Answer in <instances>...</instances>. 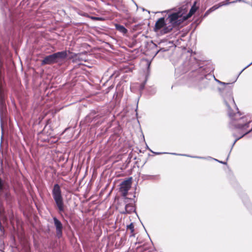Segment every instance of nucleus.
<instances>
[{"label": "nucleus", "mask_w": 252, "mask_h": 252, "mask_svg": "<svg viewBox=\"0 0 252 252\" xmlns=\"http://www.w3.org/2000/svg\"><path fill=\"white\" fill-rule=\"evenodd\" d=\"M231 120L230 125L233 126L234 129L233 135L236 139L232 145L230 151L238 140L252 131V120L249 116L241 117L239 112H237V113L234 114L233 119ZM230 152L231 151L229 152L227 160Z\"/></svg>", "instance_id": "1"}, {"label": "nucleus", "mask_w": 252, "mask_h": 252, "mask_svg": "<svg viewBox=\"0 0 252 252\" xmlns=\"http://www.w3.org/2000/svg\"><path fill=\"white\" fill-rule=\"evenodd\" d=\"M204 77H201L203 80L207 79L208 77H213L216 82L218 83L223 85L224 87L220 89L221 95L223 98L224 102L227 107L228 114L230 119H233L234 114L237 113L238 109L235 104L233 95H232V83H226L221 82L215 78L214 75H212L210 74L207 75L203 74Z\"/></svg>", "instance_id": "2"}, {"label": "nucleus", "mask_w": 252, "mask_h": 252, "mask_svg": "<svg viewBox=\"0 0 252 252\" xmlns=\"http://www.w3.org/2000/svg\"><path fill=\"white\" fill-rule=\"evenodd\" d=\"M52 195L60 213L64 212L63 199L62 194L60 186L58 184H55L52 189Z\"/></svg>", "instance_id": "3"}, {"label": "nucleus", "mask_w": 252, "mask_h": 252, "mask_svg": "<svg viewBox=\"0 0 252 252\" xmlns=\"http://www.w3.org/2000/svg\"><path fill=\"white\" fill-rule=\"evenodd\" d=\"M131 182L130 178L128 180L123 181L121 184L120 189L124 197H126L127 195L128 191L131 187Z\"/></svg>", "instance_id": "4"}, {"label": "nucleus", "mask_w": 252, "mask_h": 252, "mask_svg": "<svg viewBox=\"0 0 252 252\" xmlns=\"http://www.w3.org/2000/svg\"><path fill=\"white\" fill-rule=\"evenodd\" d=\"M55 227L56 228L57 236L60 238L62 236L63 225L61 221L56 217L53 218Z\"/></svg>", "instance_id": "5"}, {"label": "nucleus", "mask_w": 252, "mask_h": 252, "mask_svg": "<svg viewBox=\"0 0 252 252\" xmlns=\"http://www.w3.org/2000/svg\"><path fill=\"white\" fill-rule=\"evenodd\" d=\"M53 56L55 63H58L60 61L64 60L67 57V53L66 51H63L61 52H58L53 54Z\"/></svg>", "instance_id": "6"}, {"label": "nucleus", "mask_w": 252, "mask_h": 252, "mask_svg": "<svg viewBox=\"0 0 252 252\" xmlns=\"http://www.w3.org/2000/svg\"><path fill=\"white\" fill-rule=\"evenodd\" d=\"M125 210L121 212L122 214H131L135 212V208L133 202L128 203V198H126Z\"/></svg>", "instance_id": "7"}, {"label": "nucleus", "mask_w": 252, "mask_h": 252, "mask_svg": "<svg viewBox=\"0 0 252 252\" xmlns=\"http://www.w3.org/2000/svg\"><path fill=\"white\" fill-rule=\"evenodd\" d=\"M55 63L53 54L47 56L41 62V65L52 64Z\"/></svg>", "instance_id": "8"}, {"label": "nucleus", "mask_w": 252, "mask_h": 252, "mask_svg": "<svg viewBox=\"0 0 252 252\" xmlns=\"http://www.w3.org/2000/svg\"><path fill=\"white\" fill-rule=\"evenodd\" d=\"M181 16L180 12H175L169 15L168 17L169 22L172 24L176 23L178 19Z\"/></svg>", "instance_id": "9"}, {"label": "nucleus", "mask_w": 252, "mask_h": 252, "mask_svg": "<svg viewBox=\"0 0 252 252\" xmlns=\"http://www.w3.org/2000/svg\"><path fill=\"white\" fill-rule=\"evenodd\" d=\"M165 25L164 18L163 17L159 18L156 23L155 26V30L157 31Z\"/></svg>", "instance_id": "10"}, {"label": "nucleus", "mask_w": 252, "mask_h": 252, "mask_svg": "<svg viewBox=\"0 0 252 252\" xmlns=\"http://www.w3.org/2000/svg\"><path fill=\"white\" fill-rule=\"evenodd\" d=\"M83 54H74L71 57V59H73V62L74 63H77L79 61H85V59L82 57Z\"/></svg>", "instance_id": "11"}, {"label": "nucleus", "mask_w": 252, "mask_h": 252, "mask_svg": "<svg viewBox=\"0 0 252 252\" xmlns=\"http://www.w3.org/2000/svg\"><path fill=\"white\" fill-rule=\"evenodd\" d=\"M228 4H229V2L222 1L217 4H216V5H214L213 6H212V7H211L209 9V10L211 13V12H213L214 11L217 10L221 6H223V5H228Z\"/></svg>", "instance_id": "12"}, {"label": "nucleus", "mask_w": 252, "mask_h": 252, "mask_svg": "<svg viewBox=\"0 0 252 252\" xmlns=\"http://www.w3.org/2000/svg\"><path fill=\"white\" fill-rule=\"evenodd\" d=\"M196 1H194L193 5L191 6V7L189 10V12L188 15V16L189 17L192 16L197 10L198 7L196 6Z\"/></svg>", "instance_id": "13"}, {"label": "nucleus", "mask_w": 252, "mask_h": 252, "mask_svg": "<svg viewBox=\"0 0 252 252\" xmlns=\"http://www.w3.org/2000/svg\"><path fill=\"white\" fill-rule=\"evenodd\" d=\"M116 29H117V30L123 33H126L127 32V29L122 25L116 24Z\"/></svg>", "instance_id": "14"}, {"label": "nucleus", "mask_w": 252, "mask_h": 252, "mask_svg": "<svg viewBox=\"0 0 252 252\" xmlns=\"http://www.w3.org/2000/svg\"><path fill=\"white\" fill-rule=\"evenodd\" d=\"M126 229L127 230H129L130 231V236H134V226L132 222H131L130 224L127 225Z\"/></svg>", "instance_id": "15"}, {"label": "nucleus", "mask_w": 252, "mask_h": 252, "mask_svg": "<svg viewBox=\"0 0 252 252\" xmlns=\"http://www.w3.org/2000/svg\"><path fill=\"white\" fill-rule=\"evenodd\" d=\"M173 27L172 26H168L167 27H164L163 30V33H166L170 32L172 29Z\"/></svg>", "instance_id": "16"}, {"label": "nucleus", "mask_w": 252, "mask_h": 252, "mask_svg": "<svg viewBox=\"0 0 252 252\" xmlns=\"http://www.w3.org/2000/svg\"><path fill=\"white\" fill-rule=\"evenodd\" d=\"M89 18H91L92 20H97V21H100V20H101L102 19V18H101V17H97L90 16V17H89Z\"/></svg>", "instance_id": "17"}, {"label": "nucleus", "mask_w": 252, "mask_h": 252, "mask_svg": "<svg viewBox=\"0 0 252 252\" xmlns=\"http://www.w3.org/2000/svg\"><path fill=\"white\" fill-rule=\"evenodd\" d=\"M181 155V156H187V157H191V158H202V159H205V158H204V157H197V156L192 157V156H188V155Z\"/></svg>", "instance_id": "18"}, {"label": "nucleus", "mask_w": 252, "mask_h": 252, "mask_svg": "<svg viewBox=\"0 0 252 252\" xmlns=\"http://www.w3.org/2000/svg\"><path fill=\"white\" fill-rule=\"evenodd\" d=\"M79 14L80 15L84 16V17H90L87 13L83 12H81Z\"/></svg>", "instance_id": "19"}, {"label": "nucleus", "mask_w": 252, "mask_h": 252, "mask_svg": "<svg viewBox=\"0 0 252 252\" xmlns=\"http://www.w3.org/2000/svg\"><path fill=\"white\" fill-rule=\"evenodd\" d=\"M211 12L209 10V9L208 10H207L206 11V12L204 13V14L203 15V17L202 18H205L206 17H207L209 14H210Z\"/></svg>", "instance_id": "20"}, {"label": "nucleus", "mask_w": 252, "mask_h": 252, "mask_svg": "<svg viewBox=\"0 0 252 252\" xmlns=\"http://www.w3.org/2000/svg\"><path fill=\"white\" fill-rule=\"evenodd\" d=\"M251 64H252V62L250 64H249L247 66H246L244 68H243L241 71L239 73V75H240V74L245 69H246L247 67H248L249 66H250Z\"/></svg>", "instance_id": "21"}, {"label": "nucleus", "mask_w": 252, "mask_h": 252, "mask_svg": "<svg viewBox=\"0 0 252 252\" xmlns=\"http://www.w3.org/2000/svg\"><path fill=\"white\" fill-rule=\"evenodd\" d=\"M3 186V182H2V180L1 179V178H0V189H2Z\"/></svg>", "instance_id": "22"}, {"label": "nucleus", "mask_w": 252, "mask_h": 252, "mask_svg": "<svg viewBox=\"0 0 252 252\" xmlns=\"http://www.w3.org/2000/svg\"><path fill=\"white\" fill-rule=\"evenodd\" d=\"M214 160H216V161H217L221 163H222L223 164H226V162H223V161H220L217 159H215V158H213Z\"/></svg>", "instance_id": "23"}, {"label": "nucleus", "mask_w": 252, "mask_h": 252, "mask_svg": "<svg viewBox=\"0 0 252 252\" xmlns=\"http://www.w3.org/2000/svg\"><path fill=\"white\" fill-rule=\"evenodd\" d=\"M203 70L202 67H200L198 70L194 72V73H198L201 72Z\"/></svg>", "instance_id": "24"}, {"label": "nucleus", "mask_w": 252, "mask_h": 252, "mask_svg": "<svg viewBox=\"0 0 252 252\" xmlns=\"http://www.w3.org/2000/svg\"><path fill=\"white\" fill-rule=\"evenodd\" d=\"M241 1V0H236L235 1H232V2H229V4L230 3H233V2H237V1Z\"/></svg>", "instance_id": "25"}, {"label": "nucleus", "mask_w": 252, "mask_h": 252, "mask_svg": "<svg viewBox=\"0 0 252 252\" xmlns=\"http://www.w3.org/2000/svg\"><path fill=\"white\" fill-rule=\"evenodd\" d=\"M155 154L157 155H160L161 154V153H155Z\"/></svg>", "instance_id": "26"}, {"label": "nucleus", "mask_w": 252, "mask_h": 252, "mask_svg": "<svg viewBox=\"0 0 252 252\" xmlns=\"http://www.w3.org/2000/svg\"><path fill=\"white\" fill-rule=\"evenodd\" d=\"M243 2H246V3H247V2H248L246 1H245V0H243Z\"/></svg>", "instance_id": "27"}, {"label": "nucleus", "mask_w": 252, "mask_h": 252, "mask_svg": "<svg viewBox=\"0 0 252 252\" xmlns=\"http://www.w3.org/2000/svg\"><path fill=\"white\" fill-rule=\"evenodd\" d=\"M175 71H176V72H177V71H178V69H175Z\"/></svg>", "instance_id": "28"}, {"label": "nucleus", "mask_w": 252, "mask_h": 252, "mask_svg": "<svg viewBox=\"0 0 252 252\" xmlns=\"http://www.w3.org/2000/svg\"><path fill=\"white\" fill-rule=\"evenodd\" d=\"M172 154H173V155H177V154H175V153H172Z\"/></svg>", "instance_id": "29"}, {"label": "nucleus", "mask_w": 252, "mask_h": 252, "mask_svg": "<svg viewBox=\"0 0 252 252\" xmlns=\"http://www.w3.org/2000/svg\"><path fill=\"white\" fill-rule=\"evenodd\" d=\"M153 177V176H150V178H152V177Z\"/></svg>", "instance_id": "30"}]
</instances>
